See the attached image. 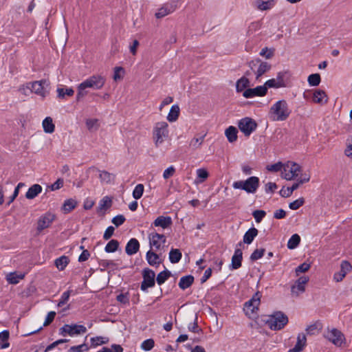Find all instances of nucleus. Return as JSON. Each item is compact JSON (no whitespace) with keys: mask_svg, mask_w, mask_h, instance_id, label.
<instances>
[{"mask_svg":"<svg viewBox=\"0 0 352 352\" xmlns=\"http://www.w3.org/2000/svg\"><path fill=\"white\" fill-rule=\"evenodd\" d=\"M267 94V87L264 85L257 86L255 88H248L243 93L245 98H252L256 96H264Z\"/></svg>","mask_w":352,"mask_h":352,"instance_id":"f3484780","label":"nucleus"},{"mask_svg":"<svg viewBox=\"0 0 352 352\" xmlns=\"http://www.w3.org/2000/svg\"><path fill=\"white\" fill-rule=\"evenodd\" d=\"M242 255V250L240 248H236L232 257L231 264L230 265V270H234L241 267L243 259Z\"/></svg>","mask_w":352,"mask_h":352,"instance_id":"aec40b11","label":"nucleus"},{"mask_svg":"<svg viewBox=\"0 0 352 352\" xmlns=\"http://www.w3.org/2000/svg\"><path fill=\"white\" fill-rule=\"evenodd\" d=\"M9 331L4 330L0 333V347L1 349H6L9 346L8 342Z\"/></svg>","mask_w":352,"mask_h":352,"instance_id":"37998d69","label":"nucleus"},{"mask_svg":"<svg viewBox=\"0 0 352 352\" xmlns=\"http://www.w3.org/2000/svg\"><path fill=\"white\" fill-rule=\"evenodd\" d=\"M111 206V199L108 197H103L98 205V210H102L106 208H109Z\"/></svg>","mask_w":352,"mask_h":352,"instance_id":"8fccbe9b","label":"nucleus"},{"mask_svg":"<svg viewBox=\"0 0 352 352\" xmlns=\"http://www.w3.org/2000/svg\"><path fill=\"white\" fill-rule=\"evenodd\" d=\"M126 221V219L124 215L122 214H118L116 217H114L111 222L116 226L119 227L120 226L122 225L124 221Z\"/></svg>","mask_w":352,"mask_h":352,"instance_id":"680f3d73","label":"nucleus"},{"mask_svg":"<svg viewBox=\"0 0 352 352\" xmlns=\"http://www.w3.org/2000/svg\"><path fill=\"white\" fill-rule=\"evenodd\" d=\"M170 272L167 270H165L160 272L156 277L157 283L159 285H162L166 281V280L170 276Z\"/></svg>","mask_w":352,"mask_h":352,"instance_id":"79ce46f5","label":"nucleus"},{"mask_svg":"<svg viewBox=\"0 0 352 352\" xmlns=\"http://www.w3.org/2000/svg\"><path fill=\"white\" fill-rule=\"evenodd\" d=\"M252 215L256 223H260L266 215V212L262 210H257L253 212Z\"/></svg>","mask_w":352,"mask_h":352,"instance_id":"bf43d9fd","label":"nucleus"},{"mask_svg":"<svg viewBox=\"0 0 352 352\" xmlns=\"http://www.w3.org/2000/svg\"><path fill=\"white\" fill-rule=\"evenodd\" d=\"M276 4V0H256L255 1V6L261 11L269 10L273 8Z\"/></svg>","mask_w":352,"mask_h":352,"instance_id":"393cba45","label":"nucleus"},{"mask_svg":"<svg viewBox=\"0 0 352 352\" xmlns=\"http://www.w3.org/2000/svg\"><path fill=\"white\" fill-rule=\"evenodd\" d=\"M99 177L100 180L105 183H111L115 179V175L106 170L100 171Z\"/></svg>","mask_w":352,"mask_h":352,"instance_id":"a18cd8bd","label":"nucleus"},{"mask_svg":"<svg viewBox=\"0 0 352 352\" xmlns=\"http://www.w3.org/2000/svg\"><path fill=\"white\" fill-rule=\"evenodd\" d=\"M304 202L305 200L303 198H299L291 202L289 205V208L293 210H298L300 206H302L304 204Z\"/></svg>","mask_w":352,"mask_h":352,"instance_id":"13d9d810","label":"nucleus"},{"mask_svg":"<svg viewBox=\"0 0 352 352\" xmlns=\"http://www.w3.org/2000/svg\"><path fill=\"white\" fill-rule=\"evenodd\" d=\"M42 186L39 184H34L30 186L25 193L28 199H33L42 192Z\"/></svg>","mask_w":352,"mask_h":352,"instance_id":"cd10ccee","label":"nucleus"},{"mask_svg":"<svg viewBox=\"0 0 352 352\" xmlns=\"http://www.w3.org/2000/svg\"><path fill=\"white\" fill-rule=\"evenodd\" d=\"M238 126L245 136L249 137L256 130L257 124L253 119L246 117L239 120Z\"/></svg>","mask_w":352,"mask_h":352,"instance_id":"9b49d317","label":"nucleus"},{"mask_svg":"<svg viewBox=\"0 0 352 352\" xmlns=\"http://www.w3.org/2000/svg\"><path fill=\"white\" fill-rule=\"evenodd\" d=\"M77 206V201L73 199H66L62 206V210L67 214L74 210Z\"/></svg>","mask_w":352,"mask_h":352,"instance_id":"72a5a7b5","label":"nucleus"},{"mask_svg":"<svg viewBox=\"0 0 352 352\" xmlns=\"http://www.w3.org/2000/svg\"><path fill=\"white\" fill-rule=\"evenodd\" d=\"M144 190V186L142 184L136 185L133 190V197L135 199H139L142 197Z\"/></svg>","mask_w":352,"mask_h":352,"instance_id":"09e8293b","label":"nucleus"},{"mask_svg":"<svg viewBox=\"0 0 352 352\" xmlns=\"http://www.w3.org/2000/svg\"><path fill=\"white\" fill-rule=\"evenodd\" d=\"M72 291L67 290L63 292L60 296V298L58 302V307H60L67 302L69 300Z\"/></svg>","mask_w":352,"mask_h":352,"instance_id":"864d4df0","label":"nucleus"},{"mask_svg":"<svg viewBox=\"0 0 352 352\" xmlns=\"http://www.w3.org/2000/svg\"><path fill=\"white\" fill-rule=\"evenodd\" d=\"M309 281V277L306 276H300L292 287L291 292L293 294L298 296L305 291V285Z\"/></svg>","mask_w":352,"mask_h":352,"instance_id":"a211bd4d","label":"nucleus"},{"mask_svg":"<svg viewBox=\"0 0 352 352\" xmlns=\"http://www.w3.org/2000/svg\"><path fill=\"white\" fill-rule=\"evenodd\" d=\"M194 282V277L192 275L182 276L179 282V287L184 290L190 287Z\"/></svg>","mask_w":352,"mask_h":352,"instance_id":"c756f323","label":"nucleus"},{"mask_svg":"<svg viewBox=\"0 0 352 352\" xmlns=\"http://www.w3.org/2000/svg\"><path fill=\"white\" fill-rule=\"evenodd\" d=\"M50 85L47 80H37L31 83L30 89L36 95L44 98L49 94Z\"/></svg>","mask_w":352,"mask_h":352,"instance_id":"6e6552de","label":"nucleus"},{"mask_svg":"<svg viewBox=\"0 0 352 352\" xmlns=\"http://www.w3.org/2000/svg\"><path fill=\"white\" fill-rule=\"evenodd\" d=\"M321 81V78L319 74H312L308 76L307 82L310 86H318Z\"/></svg>","mask_w":352,"mask_h":352,"instance_id":"de8ad7c7","label":"nucleus"},{"mask_svg":"<svg viewBox=\"0 0 352 352\" xmlns=\"http://www.w3.org/2000/svg\"><path fill=\"white\" fill-rule=\"evenodd\" d=\"M55 219L56 215L51 212H47L41 215L38 219L37 230L41 232L44 229L49 228Z\"/></svg>","mask_w":352,"mask_h":352,"instance_id":"4468645a","label":"nucleus"},{"mask_svg":"<svg viewBox=\"0 0 352 352\" xmlns=\"http://www.w3.org/2000/svg\"><path fill=\"white\" fill-rule=\"evenodd\" d=\"M310 268V265L307 263H303L300 264L296 268V273L298 274V273H302L308 271Z\"/></svg>","mask_w":352,"mask_h":352,"instance_id":"774afa93","label":"nucleus"},{"mask_svg":"<svg viewBox=\"0 0 352 352\" xmlns=\"http://www.w3.org/2000/svg\"><path fill=\"white\" fill-rule=\"evenodd\" d=\"M143 280L140 285V289L143 292H146L148 288L153 287L155 284V274L153 270L146 268L142 272Z\"/></svg>","mask_w":352,"mask_h":352,"instance_id":"f8f14e48","label":"nucleus"},{"mask_svg":"<svg viewBox=\"0 0 352 352\" xmlns=\"http://www.w3.org/2000/svg\"><path fill=\"white\" fill-rule=\"evenodd\" d=\"M300 242V237L298 234H293L287 242V248L289 250H294L296 248Z\"/></svg>","mask_w":352,"mask_h":352,"instance_id":"58836bf2","label":"nucleus"},{"mask_svg":"<svg viewBox=\"0 0 352 352\" xmlns=\"http://www.w3.org/2000/svg\"><path fill=\"white\" fill-rule=\"evenodd\" d=\"M261 28V23L258 21H254L251 23L248 28L247 33L248 34H253L254 32L258 30Z\"/></svg>","mask_w":352,"mask_h":352,"instance_id":"e2e57ef3","label":"nucleus"},{"mask_svg":"<svg viewBox=\"0 0 352 352\" xmlns=\"http://www.w3.org/2000/svg\"><path fill=\"white\" fill-rule=\"evenodd\" d=\"M69 259L66 256H61L54 261V265L60 271H63L69 264Z\"/></svg>","mask_w":352,"mask_h":352,"instance_id":"2f4dec72","label":"nucleus"},{"mask_svg":"<svg viewBox=\"0 0 352 352\" xmlns=\"http://www.w3.org/2000/svg\"><path fill=\"white\" fill-rule=\"evenodd\" d=\"M153 140L156 147L162 145L168 138V124L166 122H156L153 129Z\"/></svg>","mask_w":352,"mask_h":352,"instance_id":"7ed1b4c3","label":"nucleus"},{"mask_svg":"<svg viewBox=\"0 0 352 352\" xmlns=\"http://www.w3.org/2000/svg\"><path fill=\"white\" fill-rule=\"evenodd\" d=\"M312 102L320 105L325 104L328 102V96L325 91L321 89H315L312 94Z\"/></svg>","mask_w":352,"mask_h":352,"instance_id":"6ab92c4d","label":"nucleus"},{"mask_svg":"<svg viewBox=\"0 0 352 352\" xmlns=\"http://www.w3.org/2000/svg\"><path fill=\"white\" fill-rule=\"evenodd\" d=\"M261 294L256 292L254 295L245 303V311L247 315L255 313L258 309L261 302Z\"/></svg>","mask_w":352,"mask_h":352,"instance_id":"ddd939ff","label":"nucleus"},{"mask_svg":"<svg viewBox=\"0 0 352 352\" xmlns=\"http://www.w3.org/2000/svg\"><path fill=\"white\" fill-rule=\"evenodd\" d=\"M25 277L24 273H19L17 272H13L8 273L6 279L9 284L16 285L20 282L21 280H23Z\"/></svg>","mask_w":352,"mask_h":352,"instance_id":"bb28decb","label":"nucleus"},{"mask_svg":"<svg viewBox=\"0 0 352 352\" xmlns=\"http://www.w3.org/2000/svg\"><path fill=\"white\" fill-rule=\"evenodd\" d=\"M237 133L238 131L236 127L230 126H229L225 131V135L228 138V140L232 143L236 141L237 140Z\"/></svg>","mask_w":352,"mask_h":352,"instance_id":"473e14b6","label":"nucleus"},{"mask_svg":"<svg viewBox=\"0 0 352 352\" xmlns=\"http://www.w3.org/2000/svg\"><path fill=\"white\" fill-rule=\"evenodd\" d=\"M148 241L151 250L155 251L162 250L166 242V237L162 234L155 232H151L148 234Z\"/></svg>","mask_w":352,"mask_h":352,"instance_id":"1a4fd4ad","label":"nucleus"},{"mask_svg":"<svg viewBox=\"0 0 352 352\" xmlns=\"http://www.w3.org/2000/svg\"><path fill=\"white\" fill-rule=\"evenodd\" d=\"M175 167L173 166H170L164 170V171L163 173V177H164V179H167L173 177V175L175 174Z\"/></svg>","mask_w":352,"mask_h":352,"instance_id":"0e129e2a","label":"nucleus"},{"mask_svg":"<svg viewBox=\"0 0 352 352\" xmlns=\"http://www.w3.org/2000/svg\"><path fill=\"white\" fill-rule=\"evenodd\" d=\"M285 83H282L280 81H278L276 78H272L265 82L264 86L269 88H280L285 87Z\"/></svg>","mask_w":352,"mask_h":352,"instance_id":"49530a36","label":"nucleus"},{"mask_svg":"<svg viewBox=\"0 0 352 352\" xmlns=\"http://www.w3.org/2000/svg\"><path fill=\"white\" fill-rule=\"evenodd\" d=\"M260 186V180L258 177L252 176L245 180L234 182L232 187L234 189H241L245 190L247 193L254 194Z\"/></svg>","mask_w":352,"mask_h":352,"instance_id":"20e7f679","label":"nucleus"},{"mask_svg":"<svg viewBox=\"0 0 352 352\" xmlns=\"http://www.w3.org/2000/svg\"><path fill=\"white\" fill-rule=\"evenodd\" d=\"M97 119H88L86 120V126L89 131L97 130L98 128Z\"/></svg>","mask_w":352,"mask_h":352,"instance_id":"052dcab7","label":"nucleus"},{"mask_svg":"<svg viewBox=\"0 0 352 352\" xmlns=\"http://www.w3.org/2000/svg\"><path fill=\"white\" fill-rule=\"evenodd\" d=\"M43 130L47 133H52L54 131L55 126L53 120L50 117L45 118L43 121Z\"/></svg>","mask_w":352,"mask_h":352,"instance_id":"e433bc0d","label":"nucleus"},{"mask_svg":"<svg viewBox=\"0 0 352 352\" xmlns=\"http://www.w3.org/2000/svg\"><path fill=\"white\" fill-rule=\"evenodd\" d=\"M352 270L351 263L347 261H342L340 264V270L339 272L333 274V280L336 282L342 281L346 275Z\"/></svg>","mask_w":352,"mask_h":352,"instance_id":"dca6fc26","label":"nucleus"},{"mask_svg":"<svg viewBox=\"0 0 352 352\" xmlns=\"http://www.w3.org/2000/svg\"><path fill=\"white\" fill-rule=\"evenodd\" d=\"M258 234V230L255 228H250L243 236V242L247 244H250Z\"/></svg>","mask_w":352,"mask_h":352,"instance_id":"7c9ffc66","label":"nucleus"},{"mask_svg":"<svg viewBox=\"0 0 352 352\" xmlns=\"http://www.w3.org/2000/svg\"><path fill=\"white\" fill-rule=\"evenodd\" d=\"M179 115V107L177 104L171 107L170 111L167 116V120L170 122H175L177 120Z\"/></svg>","mask_w":352,"mask_h":352,"instance_id":"c9c22d12","label":"nucleus"},{"mask_svg":"<svg viewBox=\"0 0 352 352\" xmlns=\"http://www.w3.org/2000/svg\"><path fill=\"white\" fill-rule=\"evenodd\" d=\"M300 171V166L292 162H287L284 164L283 169L281 175L282 177L287 180H292L298 176V173Z\"/></svg>","mask_w":352,"mask_h":352,"instance_id":"9d476101","label":"nucleus"},{"mask_svg":"<svg viewBox=\"0 0 352 352\" xmlns=\"http://www.w3.org/2000/svg\"><path fill=\"white\" fill-rule=\"evenodd\" d=\"M251 65V69L254 72L256 79H258L263 74L266 73L271 68L270 64L267 62H261L260 60L252 62Z\"/></svg>","mask_w":352,"mask_h":352,"instance_id":"2eb2a0df","label":"nucleus"},{"mask_svg":"<svg viewBox=\"0 0 352 352\" xmlns=\"http://www.w3.org/2000/svg\"><path fill=\"white\" fill-rule=\"evenodd\" d=\"M140 249V243L135 238L131 239L126 245L125 252L128 255L136 254Z\"/></svg>","mask_w":352,"mask_h":352,"instance_id":"5701e85b","label":"nucleus"},{"mask_svg":"<svg viewBox=\"0 0 352 352\" xmlns=\"http://www.w3.org/2000/svg\"><path fill=\"white\" fill-rule=\"evenodd\" d=\"M278 188V186L274 182H268L265 186L266 193H273Z\"/></svg>","mask_w":352,"mask_h":352,"instance_id":"338daca9","label":"nucleus"},{"mask_svg":"<svg viewBox=\"0 0 352 352\" xmlns=\"http://www.w3.org/2000/svg\"><path fill=\"white\" fill-rule=\"evenodd\" d=\"M291 111L285 100L276 102L270 109L268 117L272 121H284L289 116Z\"/></svg>","mask_w":352,"mask_h":352,"instance_id":"f03ea898","label":"nucleus"},{"mask_svg":"<svg viewBox=\"0 0 352 352\" xmlns=\"http://www.w3.org/2000/svg\"><path fill=\"white\" fill-rule=\"evenodd\" d=\"M106 82V78L102 74H94L90 76L77 87L76 100H80L81 98L87 95V89L93 90H100L103 88Z\"/></svg>","mask_w":352,"mask_h":352,"instance_id":"f257e3e1","label":"nucleus"},{"mask_svg":"<svg viewBox=\"0 0 352 352\" xmlns=\"http://www.w3.org/2000/svg\"><path fill=\"white\" fill-rule=\"evenodd\" d=\"M250 82L246 77H241L236 82V92H243L245 89H248Z\"/></svg>","mask_w":352,"mask_h":352,"instance_id":"c85d7f7f","label":"nucleus"},{"mask_svg":"<svg viewBox=\"0 0 352 352\" xmlns=\"http://www.w3.org/2000/svg\"><path fill=\"white\" fill-rule=\"evenodd\" d=\"M324 337L336 346L340 347L346 342L344 335L336 328H328L324 333Z\"/></svg>","mask_w":352,"mask_h":352,"instance_id":"423d86ee","label":"nucleus"},{"mask_svg":"<svg viewBox=\"0 0 352 352\" xmlns=\"http://www.w3.org/2000/svg\"><path fill=\"white\" fill-rule=\"evenodd\" d=\"M153 250H149L146 254V259L148 263L152 266H157L161 263L160 256Z\"/></svg>","mask_w":352,"mask_h":352,"instance_id":"a878e982","label":"nucleus"},{"mask_svg":"<svg viewBox=\"0 0 352 352\" xmlns=\"http://www.w3.org/2000/svg\"><path fill=\"white\" fill-rule=\"evenodd\" d=\"M283 166H284V164H283L280 162H278L273 164L267 165L266 168L267 170H269L270 172L276 173L280 170H283Z\"/></svg>","mask_w":352,"mask_h":352,"instance_id":"603ef678","label":"nucleus"},{"mask_svg":"<svg viewBox=\"0 0 352 352\" xmlns=\"http://www.w3.org/2000/svg\"><path fill=\"white\" fill-rule=\"evenodd\" d=\"M58 97L59 98H64L65 96H72L74 91L72 87H58L57 89Z\"/></svg>","mask_w":352,"mask_h":352,"instance_id":"ea45409f","label":"nucleus"},{"mask_svg":"<svg viewBox=\"0 0 352 352\" xmlns=\"http://www.w3.org/2000/svg\"><path fill=\"white\" fill-rule=\"evenodd\" d=\"M119 248V242L116 239H111L106 245L104 251L107 253H113L118 250Z\"/></svg>","mask_w":352,"mask_h":352,"instance_id":"c03bdc74","label":"nucleus"},{"mask_svg":"<svg viewBox=\"0 0 352 352\" xmlns=\"http://www.w3.org/2000/svg\"><path fill=\"white\" fill-rule=\"evenodd\" d=\"M154 340L151 338H149L143 341V342L141 344V349L143 351H151L154 347Z\"/></svg>","mask_w":352,"mask_h":352,"instance_id":"3c124183","label":"nucleus"},{"mask_svg":"<svg viewBox=\"0 0 352 352\" xmlns=\"http://www.w3.org/2000/svg\"><path fill=\"white\" fill-rule=\"evenodd\" d=\"M175 10H176V6H175L172 4L166 3V4L163 5L160 8H159L157 10L155 16L157 19H161V18H163V17L173 13V12L175 11Z\"/></svg>","mask_w":352,"mask_h":352,"instance_id":"412c9836","label":"nucleus"},{"mask_svg":"<svg viewBox=\"0 0 352 352\" xmlns=\"http://www.w3.org/2000/svg\"><path fill=\"white\" fill-rule=\"evenodd\" d=\"M109 341V338L104 336H96L91 338V347L95 348L100 345L108 343Z\"/></svg>","mask_w":352,"mask_h":352,"instance_id":"f704fd0d","label":"nucleus"},{"mask_svg":"<svg viewBox=\"0 0 352 352\" xmlns=\"http://www.w3.org/2000/svg\"><path fill=\"white\" fill-rule=\"evenodd\" d=\"M196 173L197 178L195 179V183L197 184L203 183L209 176L208 172L205 168H198L196 170Z\"/></svg>","mask_w":352,"mask_h":352,"instance_id":"4c0bfd02","label":"nucleus"},{"mask_svg":"<svg viewBox=\"0 0 352 352\" xmlns=\"http://www.w3.org/2000/svg\"><path fill=\"white\" fill-rule=\"evenodd\" d=\"M307 338L304 333H299L297 337V342L295 346L287 352H300L306 345Z\"/></svg>","mask_w":352,"mask_h":352,"instance_id":"b1692460","label":"nucleus"},{"mask_svg":"<svg viewBox=\"0 0 352 352\" xmlns=\"http://www.w3.org/2000/svg\"><path fill=\"white\" fill-rule=\"evenodd\" d=\"M59 331L60 334L63 336H69L72 337L85 333L87 328L82 324H64Z\"/></svg>","mask_w":352,"mask_h":352,"instance_id":"0eeeda50","label":"nucleus"},{"mask_svg":"<svg viewBox=\"0 0 352 352\" xmlns=\"http://www.w3.org/2000/svg\"><path fill=\"white\" fill-rule=\"evenodd\" d=\"M182 256L179 250L173 248L169 252V260L172 263H177L181 260Z\"/></svg>","mask_w":352,"mask_h":352,"instance_id":"a19ab883","label":"nucleus"},{"mask_svg":"<svg viewBox=\"0 0 352 352\" xmlns=\"http://www.w3.org/2000/svg\"><path fill=\"white\" fill-rule=\"evenodd\" d=\"M265 250L264 248L256 249L250 255V259L252 261H256L262 258L264 255Z\"/></svg>","mask_w":352,"mask_h":352,"instance_id":"6e6d98bb","label":"nucleus"},{"mask_svg":"<svg viewBox=\"0 0 352 352\" xmlns=\"http://www.w3.org/2000/svg\"><path fill=\"white\" fill-rule=\"evenodd\" d=\"M287 322V316L281 311H276L269 316L266 321V324L270 329L274 331L282 329Z\"/></svg>","mask_w":352,"mask_h":352,"instance_id":"39448f33","label":"nucleus"},{"mask_svg":"<svg viewBox=\"0 0 352 352\" xmlns=\"http://www.w3.org/2000/svg\"><path fill=\"white\" fill-rule=\"evenodd\" d=\"M205 135H201L200 137H195L192 138L190 142V146L194 148H199L203 143Z\"/></svg>","mask_w":352,"mask_h":352,"instance_id":"5fc2aeb1","label":"nucleus"},{"mask_svg":"<svg viewBox=\"0 0 352 352\" xmlns=\"http://www.w3.org/2000/svg\"><path fill=\"white\" fill-rule=\"evenodd\" d=\"M124 74V70L122 67H115L113 76V80L115 81H118V80L122 79Z\"/></svg>","mask_w":352,"mask_h":352,"instance_id":"4d7b16f0","label":"nucleus"},{"mask_svg":"<svg viewBox=\"0 0 352 352\" xmlns=\"http://www.w3.org/2000/svg\"><path fill=\"white\" fill-rule=\"evenodd\" d=\"M89 349L88 346L86 344H82L77 346H71L69 349V351L71 352H82L84 351H87Z\"/></svg>","mask_w":352,"mask_h":352,"instance_id":"69168bd1","label":"nucleus"},{"mask_svg":"<svg viewBox=\"0 0 352 352\" xmlns=\"http://www.w3.org/2000/svg\"><path fill=\"white\" fill-rule=\"evenodd\" d=\"M172 219L169 216H159L153 222L155 227H160L163 229H166L172 224Z\"/></svg>","mask_w":352,"mask_h":352,"instance_id":"4be33fe9","label":"nucleus"}]
</instances>
